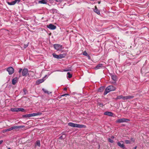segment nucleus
I'll use <instances>...</instances> for the list:
<instances>
[{"mask_svg": "<svg viewBox=\"0 0 149 149\" xmlns=\"http://www.w3.org/2000/svg\"><path fill=\"white\" fill-rule=\"evenodd\" d=\"M116 88L112 85H110L106 88L104 93V95L107 94L109 92L115 90Z\"/></svg>", "mask_w": 149, "mask_h": 149, "instance_id": "1", "label": "nucleus"}, {"mask_svg": "<svg viewBox=\"0 0 149 149\" xmlns=\"http://www.w3.org/2000/svg\"><path fill=\"white\" fill-rule=\"evenodd\" d=\"M68 125L71 127L77 128H82L84 127L85 126L83 125L75 124L72 123H69Z\"/></svg>", "mask_w": 149, "mask_h": 149, "instance_id": "2", "label": "nucleus"}, {"mask_svg": "<svg viewBox=\"0 0 149 149\" xmlns=\"http://www.w3.org/2000/svg\"><path fill=\"white\" fill-rule=\"evenodd\" d=\"M129 121L128 119L124 118H120L117 120L116 122L117 123H121L125 122H127Z\"/></svg>", "mask_w": 149, "mask_h": 149, "instance_id": "3", "label": "nucleus"}, {"mask_svg": "<svg viewBox=\"0 0 149 149\" xmlns=\"http://www.w3.org/2000/svg\"><path fill=\"white\" fill-rule=\"evenodd\" d=\"M7 71L8 72L9 74H13L14 72V70L13 68L10 67L7 69Z\"/></svg>", "mask_w": 149, "mask_h": 149, "instance_id": "4", "label": "nucleus"}, {"mask_svg": "<svg viewBox=\"0 0 149 149\" xmlns=\"http://www.w3.org/2000/svg\"><path fill=\"white\" fill-rule=\"evenodd\" d=\"M54 47L55 49L57 51L61 49L62 48V46L59 44H54Z\"/></svg>", "mask_w": 149, "mask_h": 149, "instance_id": "5", "label": "nucleus"}, {"mask_svg": "<svg viewBox=\"0 0 149 149\" xmlns=\"http://www.w3.org/2000/svg\"><path fill=\"white\" fill-rule=\"evenodd\" d=\"M28 70L27 68H24L22 72V75L23 76H26L28 74Z\"/></svg>", "mask_w": 149, "mask_h": 149, "instance_id": "6", "label": "nucleus"}, {"mask_svg": "<svg viewBox=\"0 0 149 149\" xmlns=\"http://www.w3.org/2000/svg\"><path fill=\"white\" fill-rule=\"evenodd\" d=\"M20 0H15L14 1H12L11 2H8V4L10 5H15L16 3H18L19 2Z\"/></svg>", "mask_w": 149, "mask_h": 149, "instance_id": "7", "label": "nucleus"}, {"mask_svg": "<svg viewBox=\"0 0 149 149\" xmlns=\"http://www.w3.org/2000/svg\"><path fill=\"white\" fill-rule=\"evenodd\" d=\"M47 28L50 29L54 30L56 29V27L52 24H50L47 26Z\"/></svg>", "mask_w": 149, "mask_h": 149, "instance_id": "8", "label": "nucleus"}, {"mask_svg": "<svg viewBox=\"0 0 149 149\" xmlns=\"http://www.w3.org/2000/svg\"><path fill=\"white\" fill-rule=\"evenodd\" d=\"M24 127V126H14L11 127L12 130H16L17 129H21L23 128Z\"/></svg>", "mask_w": 149, "mask_h": 149, "instance_id": "9", "label": "nucleus"}, {"mask_svg": "<svg viewBox=\"0 0 149 149\" xmlns=\"http://www.w3.org/2000/svg\"><path fill=\"white\" fill-rule=\"evenodd\" d=\"M34 113H31L29 114H27L26 115H24L22 116L24 118H28L32 116H34Z\"/></svg>", "mask_w": 149, "mask_h": 149, "instance_id": "10", "label": "nucleus"}, {"mask_svg": "<svg viewBox=\"0 0 149 149\" xmlns=\"http://www.w3.org/2000/svg\"><path fill=\"white\" fill-rule=\"evenodd\" d=\"M121 142H118L117 143L118 145L121 148H124V146L123 144V141H121Z\"/></svg>", "mask_w": 149, "mask_h": 149, "instance_id": "11", "label": "nucleus"}, {"mask_svg": "<svg viewBox=\"0 0 149 149\" xmlns=\"http://www.w3.org/2000/svg\"><path fill=\"white\" fill-rule=\"evenodd\" d=\"M103 67V65L102 64H99L97 65L95 68V69L97 70L102 68Z\"/></svg>", "mask_w": 149, "mask_h": 149, "instance_id": "12", "label": "nucleus"}, {"mask_svg": "<svg viewBox=\"0 0 149 149\" xmlns=\"http://www.w3.org/2000/svg\"><path fill=\"white\" fill-rule=\"evenodd\" d=\"M47 77V75H46L44 77V78L42 79H39V80L38 81V84H40V83H42L44 81H45V79H44L46 78V77Z\"/></svg>", "mask_w": 149, "mask_h": 149, "instance_id": "13", "label": "nucleus"}, {"mask_svg": "<svg viewBox=\"0 0 149 149\" xmlns=\"http://www.w3.org/2000/svg\"><path fill=\"white\" fill-rule=\"evenodd\" d=\"M17 78L15 77L13 78L12 80V84L13 85H15L17 82Z\"/></svg>", "mask_w": 149, "mask_h": 149, "instance_id": "14", "label": "nucleus"}, {"mask_svg": "<svg viewBox=\"0 0 149 149\" xmlns=\"http://www.w3.org/2000/svg\"><path fill=\"white\" fill-rule=\"evenodd\" d=\"M104 114L106 115H108L109 116H112L113 115V113L110 112L106 111L104 113Z\"/></svg>", "mask_w": 149, "mask_h": 149, "instance_id": "15", "label": "nucleus"}, {"mask_svg": "<svg viewBox=\"0 0 149 149\" xmlns=\"http://www.w3.org/2000/svg\"><path fill=\"white\" fill-rule=\"evenodd\" d=\"M111 77L113 81H116L117 80V78L116 75H111Z\"/></svg>", "mask_w": 149, "mask_h": 149, "instance_id": "16", "label": "nucleus"}, {"mask_svg": "<svg viewBox=\"0 0 149 149\" xmlns=\"http://www.w3.org/2000/svg\"><path fill=\"white\" fill-rule=\"evenodd\" d=\"M95 9L94 10V11L97 14L100 15V12L97 8V6H95Z\"/></svg>", "mask_w": 149, "mask_h": 149, "instance_id": "17", "label": "nucleus"}, {"mask_svg": "<svg viewBox=\"0 0 149 149\" xmlns=\"http://www.w3.org/2000/svg\"><path fill=\"white\" fill-rule=\"evenodd\" d=\"M38 3L41 4H46L47 3V1L46 0H42L39 1Z\"/></svg>", "mask_w": 149, "mask_h": 149, "instance_id": "18", "label": "nucleus"}, {"mask_svg": "<svg viewBox=\"0 0 149 149\" xmlns=\"http://www.w3.org/2000/svg\"><path fill=\"white\" fill-rule=\"evenodd\" d=\"M66 56V54H65L59 55V58H64Z\"/></svg>", "mask_w": 149, "mask_h": 149, "instance_id": "19", "label": "nucleus"}, {"mask_svg": "<svg viewBox=\"0 0 149 149\" xmlns=\"http://www.w3.org/2000/svg\"><path fill=\"white\" fill-rule=\"evenodd\" d=\"M42 90L45 93H47L48 94H49L51 93V92L48 91L47 90H46L44 88H43Z\"/></svg>", "mask_w": 149, "mask_h": 149, "instance_id": "20", "label": "nucleus"}, {"mask_svg": "<svg viewBox=\"0 0 149 149\" xmlns=\"http://www.w3.org/2000/svg\"><path fill=\"white\" fill-rule=\"evenodd\" d=\"M25 110L22 108H17V112L22 111L24 112Z\"/></svg>", "mask_w": 149, "mask_h": 149, "instance_id": "21", "label": "nucleus"}, {"mask_svg": "<svg viewBox=\"0 0 149 149\" xmlns=\"http://www.w3.org/2000/svg\"><path fill=\"white\" fill-rule=\"evenodd\" d=\"M38 146L39 147H40V142L39 140L37 141L36 142V144L35 146Z\"/></svg>", "mask_w": 149, "mask_h": 149, "instance_id": "22", "label": "nucleus"}, {"mask_svg": "<svg viewBox=\"0 0 149 149\" xmlns=\"http://www.w3.org/2000/svg\"><path fill=\"white\" fill-rule=\"evenodd\" d=\"M83 55L84 56H87L88 58H90V56L88 55V54L86 52V51H84L83 52Z\"/></svg>", "mask_w": 149, "mask_h": 149, "instance_id": "23", "label": "nucleus"}, {"mask_svg": "<svg viewBox=\"0 0 149 149\" xmlns=\"http://www.w3.org/2000/svg\"><path fill=\"white\" fill-rule=\"evenodd\" d=\"M104 89V87H101L99 88L98 91L99 92H102L103 91Z\"/></svg>", "mask_w": 149, "mask_h": 149, "instance_id": "24", "label": "nucleus"}, {"mask_svg": "<svg viewBox=\"0 0 149 149\" xmlns=\"http://www.w3.org/2000/svg\"><path fill=\"white\" fill-rule=\"evenodd\" d=\"M52 55H53V57L54 58H57L58 59H59V55H56L55 54H54V53Z\"/></svg>", "mask_w": 149, "mask_h": 149, "instance_id": "25", "label": "nucleus"}, {"mask_svg": "<svg viewBox=\"0 0 149 149\" xmlns=\"http://www.w3.org/2000/svg\"><path fill=\"white\" fill-rule=\"evenodd\" d=\"M10 110L13 112H17V108H12L10 109Z\"/></svg>", "mask_w": 149, "mask_h": 149, "instance_id": "26", "label": "nucleus"}, {"mask_svg": "<svg viewBox=\"0 0 149 149\" xmlns=\"http://www.w3.org/2000/svg\"><path fill=\"white\" fill-rule=\"evenodd\" d=\"M72 77V75L69 72H68L67 73V77L70 78Z\"/></svg>", "mask_w": 149, "mask_h": 149, "instance_id": "27", "label": "nucleus"}, {"mask_svg": "<svg viewBox=\"0 0 149 149\" xmlns=\"http://www.w3.org/2000/svg\"><path fill=\"white\" fill-rule=\"evenodd\" d=\"M34 116H40L42 115V113L41 112H38L37 113H34Z\"/></svg>", "mask_w": 149, "mask_h": 149, "instance_id": "28", "label": "nucleus"}, {"mask_svg": "<svg viewBox=\"0 0 149 149\" xmlns=\"http://www.w3.org/2000/svg\"><path fill=\"white\" fill-rule=\"evenodd\" d=\"M11 130H12V129L10 127V128L3 130V132H6L8 131H10Z\"/></svg>", "mask_w": 149, "mask_h": 149, "instance_id": "29", "label": "nucleus"}, {"mask_svg": "<svg viewBox=\"0 0 149 149\" xmlns=\"http://www.w3.org/2000/svg\"><path fill=\"white\" fill-rule=\"evenodd\" d=\"M134 97V96H133L129 95L127 96V99L132 98Z\"/></svg>", "mask_w": 149, "mask_h": 149, "instance_id": "30", "label": "nucleus"}, {"mask_svg": "<svg viewBox=\"0 0 149 149\" xmlns=\"http://www.w3.org/2000/svg\"><path fill=\"white\" fill-rule=\"evenodd\" d=\"M108 141L109 142L111 143H113V141L111 138H109L108 139Z\"/></svg>", "mask_w": 149, "mask_h": 149, "instance_id": "31", "label": "nucleus"}, {"mask_svg": "<svg viewBox=\"0 0 149 149\" xmlns=\"http://www.w3.org/2000/svg\"><path fill=\"white\" fill-rule=\"evenodd\" d=\"M125 142L126 144H129L131 143V141L130 140H126L125 141Z\"/></svg>", "mask_w": 149, "mask_h": 149, "instance_id": "32", "label": "nucleus"}, {"mask_svg": "<svg viewBox=\"0 0 149 149\" xmlns=\"http://www.w3.org/2000/svg\"><path fill=\"white\" fill-rule=\"evenodd\" d=\"M122 99L123 100H127V96H123L122 97Z\"/></svg>", "mask_w": 149, "mask_h": 149, "instance_id": "33", "label": "nucleus"}, {"mask_svg": "<svg viewBox=\"0 0 149 149\" xmlns=\"http://www.w3.org/2000/svg\"><path fill=\"white\" fill-rule=\"evenodd\" d=\"M122 97L123 96L122 95L118 96V98L119 99H122Z\"/></svg>", "mask_w": 149, "mask_h": 149, "instance_id": "34", "label": "nucleus"}, {"mask_svg": "<svg viewBox=\"0 0 149 149\" xmlns=\"http://www.w3.org/2000/svg\"><path fill=\"white\" fill-rule=\"evenodd\" d=\"M23 91H24V94H25L26 93V92L27 91L25 89H23Z\"/></svg>", "mask_w": 149, "mask_h": 149, "instance_id": "35", "label": "nucleus"}, {"mask_svg": "<svg viewBox=\"0 0 149 149\" xmlns=\"http://www.w3.org/2000/svg\"><path fill=\"white\" fill-rule=\"evenodd\" d=\"M68 95V94H63L61 95V96H66V95Z\"/></svg>", "mask_w": 149, "mask_h": 149, "instance_id": "36", "label": "nucleus"}, {"mask_svg": "<svg viewBox=\"0 0 149 149\" xmlns=\"http://www.w3.org/2000/svg\"><path fill=\"white\" fill-rule=\"evenodd\" d=\"M22 69L21 68H20L18 72L19 73H20L21 72H22Z\"/></svg>", "mask_w": 149, "mask_h": 149, "instance_id": "37", "label": "nucleus"}, {"mask_svg": "<svg viewBox=\"0 0 149 149\" xmlns=\"http://www.w3.org/2000/svg\"><path fill=\"white\" fill-rule=\"evenodd\" d=\"M99 104L100 106L101 107H102L103 105V104L102 103H99Z\"/></svg>", "mask_w": 149, "mask_h": 149, "instance_id": "38", "label": "nucleus"}, {"mask_svg": "<svg viewBox=\"0 0 149 149\" xmlns=\"http://www.w3.org/2000/svg\"><path fill=\"white\" fill-rule=\"evenodd\" d=\"M3 140H0V145L1 144H2L3 143Z\"/></svg>", "mask_w": 149, "mask_h": 149, "instance_id": "39", "label": "nucleus"}, {"mask_svg": "<svg viewBox=\"0 0 149 149\" xmlns=\"http://www.w3.org/2000/svg\"><path fill=\"white\" fill-rule=\"evenodd\" d=\"M114 138V137L113 136H112L111 137V139H113Z\"/></svg>", "mask_w": 149, "mask_h": 149, "instance_id": "40", "label": "nucleus"}, {"mask_svg": "<svg viewBox=\"0 0 149 149\" xmlns=\"http://www.w3.org/2000/svg\"><path fill=\"white\" fill-rule=\"evenodd\" d=\"M27 45H25L24 46V48H26V47L27 46Z\"/></svg>", "mask_w": 149, "mask_h": 149, "instance_id": "41", "label": "nucleus"}, {"mask_svg": "<svg viewBox=\"0 0 149 149\" xmlns=\"http://www.w3.org/2000/svg\"><path fill=\"white\" fill-rule=\"evenodd\" d=\"M67 90V88H65L64 89V90Z\"/></svg>", "mask_w": 149, "mask_h": 149, "instance_id": "42", "label": "nucleus"}, {"mask_svg": "<svg viewBox=\"0 0 149 149\" xmlns=\"http://www.w3.org/2000/svg\"><path fill=\"white\" fill-rule=\"evenodd\" d=\"M63 71H68V70H63Z\"/></svg>", "mask_w": 149, "mask_h": 149, "instance_id": "43", "label": "nucleus"}, {"mask_svg": "<svg viewBox=\"0 0 149 149\" xmlns=\"http://www.w3.org/2000/svg\"><path fill=\"white\" fill-rule=\"evenodd\" d=\"M131 140L132 141H133V142H134V140H133V139H131Z\"/></svg>", "mask_w": 149, "mask_h": 149, "instance_id": "44", "label": "nucleus"}, {"mask_svg": "<svg viewBox=\"0 0 149 149\" xmlns=\"http://www.w3.org/2000/svg\"><path fill=\"white\" fill-rule=\"evenodd\" d=\"M60 0H56V1L57 2L59 1Z\"/></svg>", "mask_w": 149, "mask_h": 149, "instance_id": "45", "label": "nucleus"}, {"mask_svg": "<svg viewBox=\"0 0 149 149\" xmlns=\"http://www.w3.org/2000/svg\"><path fill=\"white\" fill-rule=\"evenodd\" d=\"M118 99H119L118 98V96H117V97L116 98V100H117Z\"/></svg>", "mask_w": 149, "mask_h": 149, "instance_id": "46", "label": "nucleus"}, {"mask_svg": "<svg viewBox=\"0 0 149 149\" xmlns=\"http://www.w3.org/2000/svg\"><path fill=\"white\" fill-rule=\"evenodd\" d=\"M62 136H61L60 137V139H62Z\"/></svg>", "mask_w": 149, "mask_h": 149, "instance_id": "47", "label": "nucleus"}, {"mask_svg": "<svg viewBox=\"0 0 149 149\" xmlns=\"http://www.w3.org/2000/svg\"><path fill=\"white\" fill-rule=\"evenodd\" d=\"M136 147H136V146L134 148V149H136Z\"/></svg>", "mask_w": 149, "mask_h": 149, "instance_id": "48", "label": "nucleus"}, {"mask_svg": "<svg viewBox=\"0 0 149 149\" xmlns=\"http://www.w3.org/2000/svg\"><path fill=\"white\" fill-rule=\"evenodd\" d=\"M8 149H10V148H8Z\"/></svg>", "mask_w": 149, "mask_h": 149, "instance_id": "49", "label": "nucleus"}, {"mask_svg": "<svg viewBox=\"0 0 149 149\" xmlns=\"http://www.w3.org/2000/svg\"><path fill=\"white\" fill-rule=\"evenodd\" d=\"M148 15L149 16V13H148Z\"/></svg>", "mask_w": 149, "mask_h": 149, "instance_id": "50", "label": "nucleus"}]
</instances>
